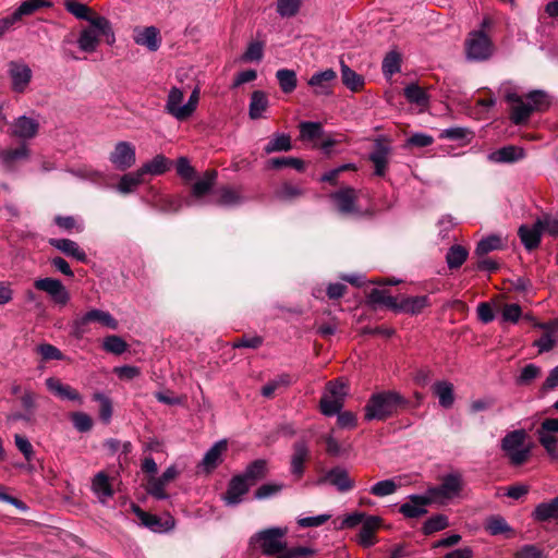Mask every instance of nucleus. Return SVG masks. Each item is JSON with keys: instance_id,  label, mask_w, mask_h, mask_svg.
<instances>
[{"instance_id": "1", "label": "nucleus", "mask_w": 558, "mask_h": 558, "mask_svg": "<svg viewBox=\"0 0 558 558\" xmlns=\"http://www.w3.org/2000/svg\"><path fill=\"white\" fill-rule=\"evenodd\" d=\"M505 99L510 105V119L514 124H522L533 111L543 110L548 106V97L542 90H533L525 98L510 86L504 87Z\"/></svg>"}, {"instance_id": "2", "label": "nucleus", "mask_w": 558, "mask_h": 558, "mask_svg": "<svg viewBox=\"0 0 558 558\" xmlns=\"http://www.w3.org/2000/svg\"><path fill=\"white\" fill-rule=\"evenodd\" d=\"M533 448L534 445L523 428L509 430L500 439V450L512 466L525 464L532 456Z\"/></svg>"}, {"instance_id": "3", "label": "nucleus", "mask_w": 558, "mask_h": 558, "mask_svg": "<svg viewBox=\"0 0 558 558\" xmlns=\"http://www.w3.org/2000/svg\"><path fill=\"white\" fill-rule=\"evenodd\" d=\"M405 404L407 400L396 391L376 392L364 408V417L366 421H385L396 415Z\"/></svg>"}, {"instance_id": "4", "label": "nucleus", "mask_w": 558, "mask_h": 558, "mask_svg": "<svg viewBox=\"0 0 558 558\" xmlns=\"http://www.w3.org/2000/svg\"><path fill=\"white\" fill-rule=\"evenodd\" d=\"M101 36L106 37L108 44L114 41V34L109 20L96 17L89 26L81 31L77 38L78 48L88 53L96 51Z\"/></svg>"}, {"instance_id": "5", "label": "nucleus", "mask_w": 558, "mask_h": 558, "mask_svg": "<svg viewBox=\"0 0 558 558\" xmlns=\"http://www.w3.org/2000/svg\"><path fill=\"white\" fill-rule=\"evenodd\" d=\"M463 487L464 480L462 474L451 472L441 477L439 485L429 487L426 493L433 504L446 506L461 497Z\"/></svg>"}, {"instance_id": "6", "label": "nucleus", "mask_w": 558, "mask_h": 558, "mask_svg": "<svg viewBox=\"0 0 558 558\" xmlns=\"http://www.w3.org/2000/svg\"><path fill=\"white\" fill-rule=\"evenodd\" d=\"M288 530L283 527H270L257 532L252 542H258L264 555L274 556L281 555L286 549V536Z\"/></svg>"}, {"instance_id": "7", "label": "nucleus", "mask_w": 558, "mask_h": 558, "mask_svg": "<svg viewBox=\"0 0 558 558\" xmlns=\"http://www.w3.org/2000/svg\"><path fill=\"white\" fill-rule=\"evenodd\" d=\"M89 323H99L112 330L118 328L117 319L109 312L94 308L72 322L73 336L76 338L83 337L86 332V325Z\"/></svg>"}, {"instance_id": "8", "label": "nucleus", "mask_w": 558, "mask_h": 558, "mask_svg": "<svg viewBox=\"0 0 558 558\" xmlns=\"http://www.w3.org/2000/svg\"><path fill=\"white\" fill-rule=\"evenodd\" d=\"M465 52L469 60H486L493 53L492 41L483 31H474L465 41Z\"/></svg>"}, {"instance_id": "9", "label": "nucleus", "mask_w": 558, "mask_h": 558, "mask_svg": "<svg viewBox=\"0 0 558 558\" xmlns=\"http://www.w3.org/2000/svg\"><path fill=\"white\" fill-rule=\"evenodd\" d=\"M360 191L353 187H342L337 192L330 194V198L333 202L337 210L342 215H362L363 211L357 205Z\"/></svg>"}, {"instance_id": "10", "label": "nucleus", "mask_w": 558, "mask_h": 558, "mask_svg": "<svg viewBox=\"0 0 558 558\" xmlns=\"http://www.w3.org/2000/svg\"><path fill=\"white\" fill-rule=\"evenodd\" d=\"M109 161L120 171L132 168L136 162V148L134 144L126 141L118 142L109 154Z\"/></svg>"}, {"instance_id": "11", "label": "nucleus", "mask_w": 558, "mask_h": 558, "mask_svg": "<svg viewBox=\"0 0 558 558\" xmlns=\"http://www.w3.org/2000/svg\"><path fill=\"white\" fill-rule=\"evenodd\" d=\"M8 76L11 83V89L17 94H24L33 77V71L23 61H10L8 63Z\"/></svg>"}, {"instance_id": "12", "label": "nucleus", "mask_w": 558, "mask_h": 558, "mask_svg": "<svg viewBox=\"0 0 558 558\" xmlns=\"http://www.w3.org/2000/svg\"><path fill=\"white\" fill-rule=\"evenodd\" d=\"M34 287L46 292L53 303L59 306H65L70 301V293L59 279L39 278L34 281Z\"/></svg>"}, {"instance_id": "13", "label": "nucleus", "mask_w": 558, "mask_h": 558, "mask_svg": "<svg viewBox=\"0 0 558 558\" xmlns=\"http://www.w3.org/2000/svg\"><path fill=\"white\" fill-rule=\"evenodd\" d=\"M184 92L177 86L170 88L166 104L165 111L178 121H185L191 118L187 102L183 104Z\"/></svg>"}, {"instance_id": "14", "label": "nucleus", "mask_w": 558, "mask_h": 558, "mask_svg": "<svg viewBox=\"0 0 558 558\" xmlns=\"http://www.w3.org/2000/svg\"><path fill=\"white\" fill-rule=\"evenodd\" d=\"M179 472L174 465L169 466L161 476H151L147 481V493L156 499H167L166 486L178 476Z\"/></svg>"}, {"instance_id": "15", "label": "nucleus", "mask_w": 558, "mask_h": 558, "mask_svg": "<svg viewBox=\"0 0 558 558\" xmlns=\"http://www.w3.org/2000/svg\"><path fill=\"white\" fill-rule=\"evenodd\" d=\"M310 457V449L305 440L293 444V452L290 459V472L298 481L304 475L305 462Z\"/></svg>"}, {"instance_id": "16", "label": "nucleus", "mask_w": 558, "mask_h": 558, "mask_svg": "<svg viewBox=\"0 0 558 558\" xmlns=\"http://www.w3.org/2000/svg\"><path fill=\"white\" fill-rule=\"evenodd\" d=\"M433 504L429 500L427 493L424 495H410L408 501L402 504L399 508L400 513L405 518L415 519L424 515L427 510L426 506Z\"/></svg>"}, {"instance_id": "17", "label": "nucleus", "mask_w": 558, "mask_h": 558, "mask_svg": "<svg viewBox=\"0 0 558 558\" xmlns=\"http://www.w3.org/2000/svg\"><path fill=\"white\" fill-rule=\"evenodd\" d=\"M38 130V121L26 116L19 117L11 125V134L23 141L34 138L37 135Z\"/></svg>"}, {"instance_id": "18", "label": "nucleus", "mask_w": 558, "mask_h": 558, "mask_svg": "<svg viewBox=\"0 0 558 558\" xmlns=\"http://www.w3.org/2000/svg\"><path fill=\"white\" fill-rule=\"evenodd\" d=\"M337 78V73L332 69L314 73L308 80V85L313 87L316 95L328 96L332 93V84Z\"/></svg>"}, {"instance_id": "19", "label": "nucleus", "mask_w": 558, "mask_h": 558, "mask_svg": "<svg viewBox=\"0 0 558 558\" xmlns=\"http://www.w3.org/2000/svg\"><path fill=\"white\" fill-rule=\"evenodd\" d=\"M133 39L135 44L147 48L149 51H157L161 45L160 32L155 26L135 28Z\"/></svg>"}, {"instance_id": "20", "label": "nucleus", "mask_w": 558, "mask_h": 558, "mask_svg": "<svg viewBox=\"0 0 558 558\" xmlns=\"http://www.w3.org/2000/svg\"><path fill=\"white\" fill-rule=\"evenodd\" d=\"M133 511L141 520V523L153 532H166L174 526V522L171 518L162 521L159 517L145 512L135 505H133Z\"/></svg>"}, {"instance_id": "21", "label": "nucleus", "mask_w": 558, "mask_h": 558, "mask_svg": "<svg viewBox=\"0 0 558 558\" xmlns=\"http://www.w3.org/2000/svg\"><path fill=\"white\" fill-rule=\"evenodd\" d=\"M46 386L49 391H51L53 395L61 399L74 401L77 402L78 404L83 403V397L81 396V393L70 385L61 383V380L58 378H47Z\"/></svg>"}, {"instance_id": "22", "label": "nucleus", "mask_w": 558, "mask_h": 558, "mask_svg": "<svg viewBox=\"0 0 558 558\" xmlns=\"http://www.w3.org/2000/svg\"><path fill=\"white\" fill-rule=\"evenodd\" d=\"M250 483L243 476H234L228 486L223 500L228 506H235L242 501V497L248 492Z\"/></svg>"}, {"instance_id": "23", "label": "nucleus", "mask_w": 558, "mask_h": 558, "mask_svg": "<svg viewBox=\"0 0 558 558\" xmlns=\"http://www.w3.org/2000/svg\"><path fill=\"white\" fill-rule=\"evenodd\" d=\"M322 481H327L341 493H347L354 487V481L350 478L348 471L340 466L329 470Z\"/></svg>"}, {"instance_id": "24", "label": "nucleus", "mask_w": 558, "mask_h": 558, "mask_svg": "<svg viewBox=\"0 0 558 558\" xmlns=\"http://www.w3.org/2000/svg\"><path fill=\"white\" fill-rule=\"evenodd\" d=\"M48 243L62 252L69 257L75 258L78 262L85 263L87 260V255L80 245L70 239H49Z\"/></svg>"}, {"instance_id": "25", "label": "nucleus", "mask_w": 558, "mask_h": 558, "mask_svg": "<svg viewBox=\"0 0 558 558\" xmlns=\"http://www.w3.org/2000/svg\"><path fill=\"white\" fill-rule=\"evenodd\" d=\"M542 233L541 222L537 220L532 226L522 225L518 230L522 244L529 251L539 245Z\"/></svg>"}, {"instance_id": "26", "label": "nucleus", "mask_w": 558, "mask_h": 558, "mask_svg": "<svg viewBox=\"0 0 558 558\" xmlns=\"http://www.w3.org/2000/svg\"><path fill=\"white\" fill-rule=\"evenodd\" d=\"M227 450V441H217L204 456L198 468L206 473H210L221 462L222 453Z\"/></svg>"}, {"instance_id": "27", "label": "nucleus", "mask_w": 558, "mask_h": 558, "mask_svg": "<svg viewBox=\"0 0 558 558\" xmlns=\"http://www.w3.org/2000/svg\"><path fill=\"white\" fill-rule=\"evenodd\" d=\"M524 157V150L521 147L509 145L501 147L488 155V160L493 162L507 163L515 162Z\"/></svg>"}, {"instance_id": "28", "label": "nucleus", "mask_w": 558, "mask_h": 558, "mask_svg": "<svg viewBox=\"0 0 558 558\" xmlns=\"http://www.w3.org/2000/svg\"><path fill=\"white\" fill-rule=\"evenodd\" d=\"M92 490L101 504H106L113 495L109 477L105 472H98L92 481Z\"/></svg>"}, {"instance_id": "29", "label": "nucleus", "mask_w": 558, "mask_h": 558, "mask_svg": "<svg viewBox=\"0 0 558 558\" xmlns=\"http://www.w3.org/2000/svg\"><path fill=\"white\" fill-rule=\"evenodd\" d=\"M217 204L220 206L232 207L245 202V196L241 189L223 186L217 191Z\"/></svg>"}, {"instance_id": "30", "label": "nucleus", "mask_w": 558, "mask_h": 558, "mask_svg": "<svg viewBox=\"0 0 558 558\" xmlns=\"http://www.w3.org/2000/svg\"><path fill=\"white\" fill-rule=\"evenodd\" d=\"M217 180V171L207 170L201 179L192 186V197L195 199L203 198L214 187Z\"/></svg>"}, {"instance_id": "31", "label": "nucleus", "mask_w": 558, "mask_h": 558, "mask_svg": "<svg viewBox=\"0 0 558 558\" xmlns=\"http://www.w3.org/2000/svg\"><path fill=\"white\" fill-rule=\"evenodd\" d=\"M429 305L427 295L410 296L398 302L397 311L408 314H418Z\"/></svg>"}, {"instance_id": "32", "label": "nucleus", "mask_w": 558, "mask_h": 558, "mask_svg": "<svg viewBox=\"0 0 558 558\" xmlns=\"http://www.w3.org/2000/svg\"><path fill=\"white\" fill-rule=\"evenodd\" d=\"M433 392L438 398L440 407L449 409L453 405V385L447 380H439L433 385Z\"/></svg>"}, {"instance_id": "33", "label": "nucleus", "mask_w": 558, "mask_h": 558, "mask_svg": "<svg viewBox=\"0 0 558 558\" xmlns=\"http://www.w3.org/2000/svg\"><path fill=\"white\" fill-rule=\"evenodd\" d=\"M380 520L377 517H367L359 533V543L363 547H371L375 544V530L379 526Z\"/></svg>"}, {"instance_id": "34", "label": "nucleus", "mask_w": 558, "mask_h": 558, "mask_svg": "<svg viewBox=\"0 0 558 558\" xmlns=\"http://www.w3.org/2000/svg\"><path fill=\"white\" fill-rule=\"evenodd\" d=\"M29 156L27 145L22 144L16 148L4 149L0 153V162L7 169H11L16 161L25 160Z\"/></svg>"}, {"instance_id": "35", "label": "nucleus", "mask_w": 558, "mask_h": 558, "mask_svg": "<svg viewBox=\"0 0 558 558\" xmlns=\"http://www.w3.org/2000/svg\"><path fill=\"white\" fill-rule=\"evenodd\" d=\"M269 106L267 95L262 90H255L251 95V101L248 106V116L251 119L256 120L263 117V113Z\"/></svg>"}, {"instance_id": "36", "label": "nucleus", "mask_w": 558, "mask_h": 558, "mask_svg": "<svg viewBox=\"0 0 558 558\" xmlns=\"http://www.w3.org/2000/svg\"><path fill=\"white\" fill-rule=\"evenodd\" d=\"M533 517L535 520L545 522L558 518V496L547 502L536 506Z\"/></svg>"}, {"instance_id": "37", "label": "nucleus", "mask_w": 558, "mask_h": 558, "mask_svg": "<svg viewBox=\"0 0 558 558\" xmlns=\"http://www.w3.org/2000/svg\"><path fill=\"white\" fill-rule=\"evenodd\" d=\"M267 471V462L266 460L258 459L250 463L245 471L241 474L244 480L253 485L256 481L264 477Z\"/></svg>"}, {"instance_id": "38", "label": "nucleus", "mask_w": 558, "mask_h": 558, "mask_svg": "<svg viewBox=\"0 0 558 558\" xmlns=\"http://www.w3.org/2000/svg\"><path fill=\"white\" fill-rule=\"evenodd\" d=\"M142 182L143 175L140 170H137L122 175L116 189L121 194H129L134 192Z\"/></svg>"}, {"instance_id": "39", "label": "nucleus", "mask_w": 558, "mask_h": 558, "mask_svg": "<svg viewBox=\"0 0 558 558\" xmlns=\"http://www.w3.org/2000/svg\"><path fill=\"white\" fill-rule=\"evenodd\" d=\"M170 161L162 155H157L150 161L146 162L140 170L142 175L149 173L151 175H159L168 171Z\"/></svg>"}, {"instance_id": "40", "label": "nucleus", "mask_w": 558, "mask_h": 558, "mask_svg": "<svg viewBox=\"0 0 558 558\" xmlns=\"http://www.w3.org/2000/svg\"><path fill=\"white\" fill-rule=\"evenodd\" d=\"M65 7L66 10L76 19L87 21L89 24H92V21L94 19L102 17L101 15L95 14L86 4L78 2L76 0L68 1Z\"/></svg>"}, {"instance_id": "41", "label": "nucleus", "mask_w": 558, "mask_h": 558, "mask_svg": "<svg viewBox=\"0 0 558 558\" xmlns=\"http://www.w3.org/2000/svg\"><path fill=\"white\" fill-rule=\"evenodd\" d=\"M469 252L462 245H452L446 255V262L450 269L459 268L468 258Z\"/></svg>"}, {"instance_id": "42", "label": "nucleus", "mask_w": 558, "mask_h": 558, "mask_svg": "<svg viewBox=\"0 0 558 558\" xmlns=\"http://www.w3.org/2000/svg\"><path fill=\"white\" fill-rule=\"evenodd\" d=\"M276 77L283 93L290 94L295 89L298 80L293 70L280 69L277 71Z\"/></svg>"}, {"instance_id": "43", "label": "nucleus", "mask_w": 558, "mask_h": 558, "mask_svg": "<svg viewBox=\"0 0 558 558\" xmlns=\"http://www.w3.org/2000/svg\"><path fill=\"white\" fill-rule=\"evenodd\" d=\"M537 439L539 444L544 447L546 452L554 459H558V452H557V442L558 438L546 430H543L542 428H537L536 430Z\"/></svg>"}, {"instance_id": "44", "label": "nucleus", "mask_w": 558, "mask_h": 558, "mask_svg": "<svg viewBox=\"0 0 558 558\" xmlns=\"http://www.w3.org/2000/svg\"><path fill=\"white\" fill-rule=\"evenodd\" d=\"M341 78L343 84L351 90H357L364 84V78L343 62H341Z\"/></svg>"}, {"instance_id": "45", "label": "nucleus", "mask_w": 558, "mask_h": 558, "mask_svg": "<svg viewBox=\"0 0 558 558\" xmlns=\"http://www.w3.org/2000/svg\"><path fill=\"white\" fill-rule=\"evenodd\" d=\"M291 138L284 133L275 134L274 137L265 146L267 154L276 151H289L291 149Z\"/></svg>"}, {"instance_id": "46", "label": "nucleus", "mask_w": 558, "mask_h": 558, "mask_svg": "<svg viewBox=\"0 0 558 558\" xmlns=\"http://www.w3.org/2000/svg\"><path fill=\"white\" fill-rule=\"evenodd\" d=\"M399 486H400V484L397 483L395 478L383 480V481L375 483L369 488V494H372L376 497H386V496L395 494L397 492V489L399 488Z\"/></svg>"}, {"instance_id": "47", "label": "nucleus", "mask_w": 558, "mask_h": 558, "mask_svg": "<svg viewBox=\"0 0 558 558\" xmlns=\"http://www.w3.org/2000/svg\"><path fill=\"white\" fill-rule=\"evenodd\" d=\"M404 96L411 104H415L420 107H425L428 104L426 92L416 84L408 85L404 88Z\"/></svg>"}, {"instance_id": "48", "label": "nucleus", "mask_w": 558, "mask_h": 558, "mask_svg": "<svg viewBox=\"0 0 558 558\" xmlns=\"http://www.w3.org/2000/svg\"><path fill=\"white\" fill-rule=\"evenodd\" d=\"M485 530L494 536L511 532L510 525L500 515L488 518L485 523Z\"/></svg>"}, {"instance_id": "49", "label": "nucleus", "mask_w": 558, "mask_h": 558, "mask_svg": "<svg viewBox=\"0 0 558 558\" xmlns=\"http://www.w3.org/2000/svg\"><path fill=\"white\" fill-rule=\"evenodd\" d=\"M401 66V57L397 51H390L386 54L383 60V73L386 76H392L393 74L400 71Z\"/></svg>"}, {"instance_id": "50", "label": "nucleus", "mask_w": 558, "mask_h": 558, "mask_svg": "<svg viewBox=\"0 0 558 558\" xmlns=\"http://www.w3.org/2000/svg\"><path fill=\"white\" fill-rule=\"evenodd\" d=\"M368 299H369V302L372 304H379V305H385L386 307L388 308H391V310H395L397 311V306H398V301L396 298L387 294L385 291L383 290H377V289H374L369 295H368Z\"/></svg>"}, {"instance_id": "51", "label": "nucleus", "mask_w": 558, "mask_h": 558, "mask_svg": "<svg viewBox=\"0 0 558 558\" xmlns=\"http://www.w3.org/2000/svg\"><path fill=\"white\" fill-rule=\"evenodd\" d=\"M290 383H291V379H290L289 375H287V374L279 375L278 377H276L275 379L268 381L266 385L263 386L262 395L265 398H271V397H274L275 392L280 387L289 386Z\"/></svg>"}, {"instance_id": "52", "label": "nucleus", "mask_w": 558, "mask_h": 558, "mask_svg": "<svg viewBox=\"0 0 558 558\" xmlns=\"http://www.w3.org/2000/svg\"><path fill=\"white\" fill-rule=\"evenodd\" d=\"M501 247V239L497 235H489L482 239L475 248V254L478 257L486 255L487 253L498 250Z\"/></svg>"}, {"instance_id": "53", "label": "nucleus", "mask_w": 558, "mask_h": 558, "mask_svg": "<svg viewBox=\"0 0 558 558\" xmlns=\"http://www.w3.org/2000/svg\"><path fill=\"white\" fill-rule=\"evenodd\" d=\"M93 399L100 404L99 417L104 423H109L112 416V402L111 400L101 392H96Z\"/></svg>"}, {"instance_id": "54", "label": "nucleus", "mask_w": 558, "mask_h": 558, "mask_svg": "<svg viewBox=\"0 0 558 558\" xmlns=\"http://www.w3.org/2000/svg\"><path fill=\"white\" fill-rule=\"evenodd\" d=\"M102 348L105 351L113 354H122L126 348V342L119 336H108L104 339Z\"/></svg>"}, {"instance_id": "55", "label": "nucleus", "mask_w": 558, "mask_h": 558, "mask_svg": "<svg viewBox=\"0 0 558 558\" xmlns=\"http://www.w3.org/2000/svg\"><path fill=\"white\" fill-rule=\"evenodd\" d=\"M301 0H277V13L281 17H292L298 14Z\"/></svg>"}, {"instance_id": "56", "label": "nucleus", "mask_w": 558, "mask_h": 558, "mask_svg": "<svg viewBox=\"0 0 558 558\" xmlns=\"http://www.w3.org/2000/svg\"><path fill=\"white\" fill-rule=\"evenodd\" d=\"M44 5V0H25L19 5V8H16L13 14L19 21H21L24 16L33 14Z\"/></svg>"}, {"instance_id": "57", "label": "nucleus", "mask_w": 558, "mask_h": 558, "mask_svg": "<svg viewBox=\"0 0 558 558\" xmlns=\"http://www.w3.org/2000/svg\"><path fill=\"white\" fill-rule=\"evenodd\" d=\"M268 167L274 169H279L282 167H292L298 171H302L304 169V162L303 160L294 157H278L269 159Z\"/></svg>"}, {"instance_id": "58", "label": "nucleus", "mask_w": 558, "mask_h": 558, "mask_svg": "<svg viewBox=\"0 0 558 558\" xmlns=\"http://www.w3.org/2000/svg\"><path fill=\"white\" fill-rule=\"evenodd\" d=\"M343 407V401L337 398L323 396L320 399V411L326 416H332L338 414Z\"/></svg>"}, {"instance_id": "59", "label": "nucleus", "mask_w": 558, "mask_h": 558, "mask_svg": "<svg viewBox=\"0 0 558 558\" xmlns=\"http://www.w3.org/2000/svg\"><path fill=\"white\" fill-rule=\"evenodd\" d=\"M264 57V45L259 41H252L248 44L241 60L244 62H259Z\"/></svg>"}, {"instance_id": "60", "label": "nucleus", "mask_w": 558, "mask_h": 558, "mask_svg": "<svg viewBox=\"0 0 558 558\" xmlns=\"http://www.w3.org/2000/svg\"><path fill=\"white\" fill-rule=\"evenodd\" d=\"M449 525L448 518L444 514H437L429 518L423 526L425 534H433L435 532L441 531Z\"/></svg>"}, {"instance_id": "61", "label": "nucleus", "mask_w": 558, "mask_h": 558, "mask_svg": "<svg viewBox=\"0 0 558 558\" xmlns=\"http://www.w3.org/2000/svg\"><path fill=\"white\" fill-rule=\"evenodd\" d=\"M54 223L64 231L75 230L76 232H82L84 230L83 222L73 216H56Z\"/></svg>"}, {"instance_id": "62", "label": "nucleus", "mask_w": 558, "mask_h": 558, "mask_svg": "<svg viewBox=\"0 0 558 558\" xmlns=\"http://www.w3.org/2000/svg\"><path fill=\"white\" fill-rule=\"evenodd\" d=\"M541 374V368L535 364H527L525 365L519 377L517 378V384L520 386H527L530 385L535 378L538 377Z\"/></svg>"}, {"instance_id": "63", "label": "nucleus", "mask_w": 558, "mask_h": 558, "mask_svg": "<svg viewBox=\"0 0 558 558\" xmlns=\"http://www.w3.org/2000/svg\"><path fill=\"white\" fill-rule=\"evenodd\" d=\"M300 134L303 140H314L322 136L323 129L318 122H301Z\"/></svg>"}, {"instance_id": "64", "label": "nucleus", "mask_w": 558, "mask_h": 558, "mask_svg": "<svg viewBox=\"0 0 558 558\" xmlns=\"http://www.w3.org/2000/svg\"><path fill=\"white\" fill-rule=\"evenodd\" d=\"M71 421L74 428L81 433H86L93 427L92 417L84 412H74L71 414Z\"/></svg>"}]
</instances>
